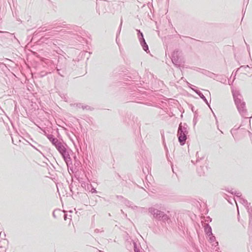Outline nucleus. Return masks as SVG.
<instances>
[{"mask_svg": "<svg viewBox=\"0 0 252 252\" xmlns=\"http://www.w3.org/2000/svg\"><path fill=\"white\" fill-rule=\"evenodd\" d=\"M179 141L181 145H183L186 140V136L180 129L178 130Z\"/></svg>", "mask_w": 252, "mask_h": 252, "instance_id": "f257e3e1", "label": "nucleus"}, {"mask_svg": "<svg viewBox=\"0 0 252 252\" xmlns=\"http://www.w3.org/2000/svg\"><path fill=\"white\" fill-rule=\"evenodd\" d=\"M144 49L145 51H147V50L148 49V46L146 45V46H145V47H144Z\"/></svg>", "mask_w": 252, "mask_h": 252, "instance_id": "f03ea898", "label": "nucleus"}]
</instances>
